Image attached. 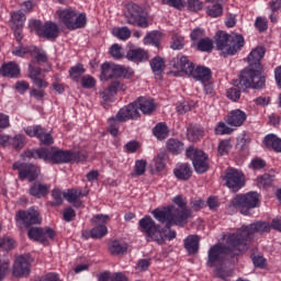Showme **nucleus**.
<instances>
[{
    "label": "nucleus",
    "mask_w": 281,
    "mask_h": 281,
    "mask_svg": "<svg viewBox=\"0 0 281 281\" xmlns=\"http://www.w3.org/2000/svg\"><path fill=\"white\" fill-rule=\"evenodd\" d=\"M232 150V144L229 140H222L217 147L218 155H227Z\"/></svg>",
    "instance_id": "55"
},
{
    "label": "nucleus",
    "mask_w": 281,
    "mask_h": 281,
    "mask_svg": "<svg viewBox=\"0 0 281 281\" xmlns=\"http://www.w3.org/2000/svg\"><path fill=\"white\" fill-rule=\"evenodd\" d=\"M144 45H155V47H159V32L154 31L147 33L144 37Z\"/></svg>",
    "instance_id": "41"
},
{
    "label": "nucleus",
    "mask_w": 281,
    "mask_h": 281,
    "mask_svg": "<svg viewBox=\"0 0 281 281\" xmlns=\"http://www.w3.org/2000/svg\"><path fill=\"white\" fill-rule=\"evenodd\" d=\"M157 139H166L168 137V126L166 123H158L153 131Z\"/></svg>",
    "instance_id": "39"
},
{
    "label": "nucleus",
    "mask_w": 281,
    "mask_h": 281,
    "mask_svg": "<svg viewBox=\"0 0 281 281\" xmlns=\"http://www.w3.org/2000/svg\"><path fill=\"white\" fill-rule=\"evenodd\" d=\"M214 133L215 135H232V133H234V128L227 126L225 122H218Z\"/></svg>",
    "instance_id": "44"
},
{
    "label": "nucleus",
    "mask_w": 281,
    "mask_h": 281,
    "mask_svg": "<svg viewBox=\"0 0 281 281\" xmlns=\"http://www.w3.org/2000/svg\"><path fill=\"white\" fill-rule=\"evenodd\" d=\"M32 262V257L30 255H21L15 259L13 266V276L15 278H23L30 276V263Z\"/></svg>",
    "instance_id": "18"
},
{
    "label": "nucleus",
    "mask_w": 281,
    "mask_h": 281,
    "mask_svg": "<svg viewBox=\"0 0 281 281\" xmlns=\"http://www.w3.org/2000/svg\"><path fill=\"white\" fill-rule=\"evenodd\" d=\"M175 177L181 181H188L192 177V168L188 164H180L173 170Z\"/></svg>",
    "instance_id": "30"
},
{
    "label": "nucleus",
    "mask_w": 281,
    "mask_h": 281,
    "mask_svg": "<svg viewBox=\"0 0 281 281\" xmlns=\"http://www.w3.org/2000/svg\"><path fill=\"white\" fill-rule=\"evenodd\" d=\"M42 128L43 127H41V125H34V126L25 127L24 131L26 135H29V137H38Z\"/></svg>",
    "instance_id": "61"
},
{
    "label": "nucleus",
    "mask_w": 281,
    "mask_h": 281,
    "mask_svg": "<svg viewBox=\"0 0 281 281\" xmlns=\"http://www.w3.org/2000/svg\"><path fill=\"white\" fill-rule=\"evenodd\" d=\"M150 67L155 76H161V74H164V69L166 68V60L157 56L150 60Z\"/></svg>",
    "instance_id": "35"
},
{
    "label": "nucleus",
    "mask_w": 281,
    "mask_h": 281,
    "mask_svg": "<svg viewBox=\"0 0 281 281\" xmlns=\"http://www.w3.org/2000/svg\"><path fill=\"white\" fill-rule=\"evenodd\" d=\"M85 71H86L85 66L82 64H77L76 66H72L70 68L69 75H70V78H72V80H79L80 76H82Z\"/></svg>",
    "instance_id": "45"
},
{
    "label": "nucleus",
    "mask_w": 281,
    "mask_h": 281,
    "mask_svg": "<svg viewBox=\"0 0 281 281\" xmlns=\"http://www.w3.org/2000/svg\"><path fill=\"white\" fill-rule=\"evenodd\" d=\"M31 55L37 63H47V53L36 46L31 47Z\"/></svg>",
    "instance_id": "40"
},
{
    "label": "nucleus",
    "mask_w": 281,
    "mask_h": 281,
    "mask_svg": "<svg viewBox=\"0 0 281 281\" xmlns=\"http://www.w3.org/2000/svg\"><path fill=\"white\" fill-rule=\"evenodd\" d=\"M109 221V215H94L91 220V222L95 225L90 231L91 238H104L105 234H109V229L106 228V225H104Z\"/></svg>",
    "instance_id": "17"
},
{
    "label": "nucleus",
    "mask_w": 281,
    "mask_h": 281,
    "mask_svg": "<svg viewBox=\"0 0 281 281\" xmlns=\"http://www.w3.org/2000/svg\"><path fill=\"white\" fill-rule=\"evenodd\" d=\"M54 236H56V233L49 227H31L27 231L30 240H35V243H41L42 245H46L48 238H54Z\"/></svg>",
    "instance_id": "16"
},
{
    "label": "nucleus",
    "mask_w": 281,
    "mask_h": 281,
    "mask_svg": "<svg viewBox=\"0 0 281 281\" xmlns=\"http://www.w3.org/2000/svg\"><path fill=\"white\" fill-rule=\"evenodd\" d=\"M0 74L4 78H19V75L21 74V68H19V65L14 61H10L8 64H3L0 68Z\"/></svg>",
    "instance_id": "24"
},
{
    "label": "nucleus",
    "mask_w": 281,
    "mask_h": 281,
    "mask_svg": "<svg viewBox=\"0 0 281 281\" xmlns=\"http://www.w3.org/2000/svg\"><path fill=\"white\" fill-rule=\"evenodd\" d=\"M263 144L266 148H271L274 153H281V138L274 134H268L265 136Z\"/></svg>",
    "instance_id": "32"
},
{
    "label": "nucleus",
    "mask_w": 281,
    "mask_h": 281,
    "mask_svg": "<svg viewBox=\"0 0 281 281\" xmlns=\"http://www.w3.org/2000/svg\"><path fill=\"white\" fill-rule=\"evenodd\" d=\"M271 224L268 222H256L237 229V232L233 234L237 236L239 243H244L243 249L244 251H247V243H249V238H251L254 234H266L267 232H271Z\"/></svg>",
    "instance_id": "9"
},
{
    "label": "nucleus",
    "mask_w": 281,
    "mask_h": 281,
    "mask_svg": "<svg viewBox=\"0 0 281 281\" xmlns=\"http://www.w3.org/2000/svg\"><path fill=\"white\" fill-rule=\"evenodd\" d=\"M29 25L32 32H35L40 38H47V41L58 38V24L54 22L43 24L41 20H33Z\"/></svg>",
    "instance_id": "11"
},
{
    "label": "nucleus",
    "mask_w": 281,
    "mask_h": 281,
    "mask_svg": "<svg viewBox=\"0 0 281 281\" xmlns=\"http://www.w3.org/2000/svg\"><path fill=\"white\" fill-rule=\"evenodd\" d=\"M0 249H3L4 251H10V249H14V239L10 237L1 238Z\"/></svg>",
    "instance_id": "51"
},
{
    "label": "nucleus",
    "mask_w": 281,
    "mask_h": 281,
    "mask_svg": "<svg viewBox=\"0 0 281 281\" xmlns=\"http://www.w3.org/2000/svg\"><path fill=\"white\" fill-rule=\"evenodd\" d=\"M186 155L189 159L192 160L195 172L199 175L207 172L210 166L207 165V156L205 153H203V150L189 147L186 151Z\"/></svg>",
    "instance_id": "12"
},
{
    "label": "nucleus",
    "mask_w": 281,
    "mask_h": 281,
    "mask_svg": "<svg viewBox=\"0 0 281 281\" xmlns=\"http://www.w3.org/2000/svg\"><path fill=\"white\" fill-rule=\"evenodd\" d=\"M188 10H190V12L203 10V2H201V0H188Z\"/></svg>",
    "instance_id": "54"
},
{
    "label": "nucleus",
    "mask_w": 281,
    "mask_h": 281,
    "mask_svg": "<svg viewBox=\"0 0 281 281\" xmlns=\"http://www.w3.org/2000/svg\"><path fill=\"white\" fill-rule=\"evenodd\" d=\"M259 201L260 194H258V192L256 191H250L247 194L233 198L231 201V207H235V210H240L241 214L247 215V210L258 207Z\"/></svg>",
    "instance_id": "10"
},
{
    "label": "nucleus",
    "mask_w": 281,
    "mask_h": 281,
    "mask_svg": "<svg viewBox=\"0 0 281 281\" xmlns=\"http://www.w3.org/2000/svg\"><path fill=\"white\" fill-rule=\"evenodd\" d=\"M196 47L199 52H211L212 49H214V42L205 37L199 41Z\"/></svg>",
    "instance_id": "42"
},
{
    "label": "nucleus",
    "mask_w": 281,
    "mask_h": 281,
    "mask_svg": "<svg viewBox=\"0 0 281 281\" xmlns=\"http://www.w3.org/2000/svg\"><path fill=\"white\" fill-rule=\"evenodd\" d=\"M23 159H43L46 164H69L72 159L85 161L87 156L81 153L75 155L58 149V147H42L37 149H29L22 154Z\"/></svg>",
    "instance_id": "2"
},
{
    "label": "nucleus",
    "mask_w": 281,
    "mask_h": 281,
    "mask_svg": "<svg viewBox=\"0 0 281 281\" xmlns=\"http://www.w3.org/2000/svg\"><path fill=\"white\" fill-rule=\"evenodd\" d=\"M162 5H169L170 8H175L176 10H183L186 8L184 0H161Z\"/></svg>",
    "instance_id": "46"
},
{
    "label": "nucleus",
    "mask_w": 281,
    "mask_h": 281,
    "mask_svg": "<svg viewBox=\"0 0 281 281\" xmlns=\"http://www.w3.org/2000/svg\"><path fill=\"white\" fill-rule=\"evenodd\" d=\"M126 58L132 63H145L148 60V53L142 48H133L126 53Z\"/></svg>",
    "instance_id": "28"
},
{
    "label": "nucleus",
    "mask_w": 281,
    "mask_h": 281,
    "mask_svg": "<svg viewBox=\"0 0 281 281\" xmlns=\"http://www.w3.org/2000/svg\"><path fill=\"white\" fill-rule=\"evenodd\" d=\"M134 170L135 172L132 173V177H142L146 172V160H136Z\"/></svg>",
    "instance_id": "49"
},
{
    "label": "nucleus",
    "mask_w": 281,
    "mask_h": 281,
    "mask_svg": "<svg viewBox=\"0 0 281 281\" xmlns=\"http://www.w3.org/2000/svg\"><path fill=\"white\" fill-rule=\"evenodd\" d=\"M199 236L198 235H189L184 239V248L187 249L190 256L199 252Z\"/></svg>",
    "instance_id": "33"
},
{
    "label": "nucleus",
    "mask_w": 281,
    "mask_h": 281,
    "mask_svg": "<svg viewBox=\"0 0 281 281\" xmlns=\"http://www.w3.org/2000/svg\"><path fill=\"white\" fill-rule=\"evenodd\" d=\"M81 86L83 89H93L95 87V79L89 75L81 78Z\"/></svg>",
    "instance_id": "53"
},
{
    "label": "nucleus",
    "mask_w": 281,
    "mask_h": 281,
    "mask_svg": "<svg viewBox=\"0 0 281 281\" xmlns=\"http://www.w3.org/2000/svg\"><path fill=\"white\" fill-rule=\"evenodd\" d=\"M176 109L180 115H183V113H188V111H191L192 106L190 105V102L182 101L177 104Z\"/></svg>",
    "instance_id": "60"
},
{
    "label": "nucleus",
    "mask_w": 281,
    "mask_h": 281,
    "mask_svg": "<svg viewBox=\"0 0 281 281\" xmlns=\"http://www.w3.org/2000/svg\"><path fill=\"white\" fill-rule=\"evenodd\" d=\"M266 166L267 161L262 158H254L249 164V168H251V170H262Z\"/></svg>",
    "instance_id": "52"
},
{
    "label": "nucleus",
    "mask_w": 281,
    "mask_h": 281,
    "mask_svg": "<svg viewBox=\"0 0 281 281\" xmlns=\"http://www.w3.org/2000/svg\"><path fill=\"white\" fill-rule=\"evenodd\" d=\"M138 225L140 232L146 234L148 243L151 241L157 245H166V238L167 240H175V238H177V232L169 228V232L166 233V228H161V226L155 223V220L149 215L139 220Z\"/></svg>",
    "instance_id": "5"
},
{
    "label": "nucleus",
    "mask_w": 281,
    "mask_h": 281,
    "mask_svg": "<svg viewBox=\"0 0 281 281\" xmlns=\"http://www.w3.org/2000/svg\"><path fill=\"white\" fill-rule=\"evenodd\" d=\"M246 120H247V113L237 109L229 112V114L227 115L226 122L229 126L238 127L241 124H245Z\"/></svg>",
    "instance_id": "22"
},
{
    "label": "nucleus",
    "mask_w": 281,
    "mask_h": 281,
    "mask_svg": "<svg viewBox=\"0 0 281 281\" xmlns=\"http://www.w3.org/2000/svg\"><path fill=\"white\" fill-rule=\"evenodd\" d=\"M52 196L55 201L54 205H63V199H65V193L59 189H55L52 192Z\"/></svg>",
    "instance_id": "59"
},
{
    "label": "nucleus",
    "mask_w": 281,
    "mask_h": 281,
    "mask_svg": "<svg viewBox=\"0 0 281 281\" xmlns=\"http://www.w3.org/2000/svg\"><path fill=\"white\" fill-rule=\"evenodd\" d=\"M183 143L177 138H169L167 140V150L172 155H181L183 153Z\"/></svg>",
    "instance_id": "34"
},
{
    "label": "nucleus",
    "mask_w": 281,
    "mask_h": 281,
    "mask_svg": "<svg viewBox=\"0 0 281 281\" xmlns=\"http://www.w3.org/2000/svg\"><path fill=\"white\" fill-rule=\"evenodd\" d=\"M41 67H34V61L29 65V78L33 81L36 78H41Z\"/></svg>",
    "instance_id": "50"
},
{
    "label": "nucleus",
    "mask_w": 281,
    "mask_h": 281,
    "mask_svg": "<svg viewBox=\"0 0 281 281\" xmlns=\"http://www.w3.org/2000/svg\"><path fill=\"white\" fill-rule=\"evenodd\" d=\"M247 58L249 66L241 71L239 79L233 82L234 87L241 91L246 89H265L266 79L260 71V60L265 58V47L257 46L249 53Z\"/></svg>",
    "instance_id": "1"
},
{
    "label": "nucleus",
    "mask_w": 281,
    "mask_h": 281,
    "mask_svg": "<svg viewBox=\"0 0 281 281\" xmlns=\"http://www.w3.org/2000/svg\"><path fill=\"white\" fill-rule=\"evenodd\" d=\"M216 48L221 52V56H234L245 47V37L240 34H227L226 32L218 31L215 35Z\"/></svg>",
    "instance_id": "6"
},
{
    "label": "nucleus",
    "mask_w": 281,
    "mask_h": 281,
    "mask_svg": "<svg viewBox=\"0 0 281 281\" xmlns=\"http://www.w3.org/2000/svg\"><path fill=\"white\" fill-rule=\"evenodd\" d=\"M110 54L113 58L120 60V58H122V46L119 44H113L110 48Z\"/></svg>",
    "instance_id": "62"
},
{
    "label": "nucleus",
    "mask_w": 281,
    "mask_h": 281,
    "mask_svg": "<svg viewBox=\"0 0 281 281\" xmlns=\"http://www.w3.org/2000/svg\"><path fill=\"white\" fill-rule=\"evenodd\" d=\"M209 16L216 19L223 14V7L221 4H214L212 8L207 10Z\"/></svg>",
    "instance_id": "58"
},
{
    "label": "nucleus",
    "mask_w": 281,
    "mask_h": 281,
    "mask_svg": "<svg viewBox=\"0 0 281 281\" xmlns=\"http://www.w3.org/2000/svg\"><path fill=\"white\" fill-rule=\"evenodd\" d=\"M37 139H40V142L45 146H49V144H54V137H52V134L45 133V130H43V127L40 131Z\"/></svg>",
    "instance_id": "48"
},
{
    "label": "nucleus",
    "mask_w": 281,
    "mask_h": 281,
    "mask_svg": "<svg viewBox=\"0 0 281 281\" xmlns=\"http://www.w3.org/2000/svg\"><path fill=\"white\" fill-rule=\"evenodd\" d=\"M12 146L15 148V150H21V148L25 146V137L21 134L15 135L13 137Z\"/></svg>",
    "instance_id": "56"
},
{
    "label": "nucleus",
    "mask_w": 281,
    "mask_h": 281,
    "mask_svg": "<svg viewBox=\"0 0 281 281\" xmlns=\"http://www.w3.org/2000/svg\"><path fill=\"white\" fill-rule=\"evenodd\" d=\"M47 192H49V184H43L41 182H35L29 189V194H31V196H35V199H42V196H46Z\"/></svg>",
    "instance_id": "31"
},
{
    "label": "nucleus",
    "mask_w": 281,
    "mask_h": 281,
    "mask_svg": "<svg viewBox=\"0 0 281 281\" xmlns=\"http://www.w3.org/2000/svg\"><path fill=\"white\" fill-rule=\"evenodd\" d=\"M87 196V193H82L80 189H68L66 193H64V198L68 203H74L75 207H80L82 202L78 199Z\"/></svg>",
    "instance_id": "26"
},
{
    "label": "nucleus",
    "mask_w": 281,
    "mask_h": 281,
    "mask_svg": "<svg viewBox=\"0 0 281 281\" xmlns=\"http://www.w3.org/2000/svg\"><path fill=\"white\" fill-rule=\"evenodd\" d=\"M112 34L116 38H120V41H128L131 38V29L127 26L114 27Z\"/></svg>",
    "instance_id": "37"
},
{
    "label": "nucleus",
    "mask_w": 281,
    "mask_h": 281,
    "mask_svg": "<svg viewBox=\"0 0 281 281\" xmlns=\"http://www.w3.org/2000/svg\"><path fill=\"white\" fill-rule=\"evenodd\" d=\"M245 244L238 240V236L234 233L228 234L225 240V245L218 243L209 249L207 252V266L209 267H216V265H223L226 256H240V254L245 252L243 249Z\"/></svg>",
    "instance_id": "3"
},
{
    "label": "nucleus",
    "mask_w": 281,
    "mask_h": 281,
    "mask_svg": "<svg viewBox=\"0 0 281 281\" xmlns=\"http://www.w3.org/2000/svg\"><path fill=\"white\" fill-rule=\"evenodd\" d=\"M191 76L199 82H210V79L212 78V70L205 66H199L193 70Z\"/></svg>",
    "instance_id": "27"
},
{
    "label": "nucleus",
    "mask_w": 281,
    "mask_h": 281,
    "mask_svg": "<svg viewBox=\"0 0 281 281\" xmlns=\"http://www.w3.org/2000/svg\"><path fill=\"white\" fill-rule=\"evenodd\" d=\"M14 89L15 91H18V93H20L21 95H23L26 91L30 90V83L27 81H18L14 85Z\"/></svg>",
    "instance_id": "57"
},
{
    "label": "nucleus",
    "mask_w": 281,
    "mask_h": 281,
    "mask_svg": "<svg viewBox=\"0 0 281 281\" xmlns=\"http://www.w3.org/2000/svg\"><path fill=\"white\" fill-rule=\"evenodd\" d=\"M215 276L216 278H220V280H224V281H228L227 278H232V269H227V268H216L215 269Z\"/></svg>",
    "instance_id": "47"
},
{
    "label": "nucleus",
    "mask_w": 281,
    "mask_h": 281,
    "mask_svg": "<svg viewBox=\"0 0 281 281\" xmlns=\"http://www.w3.org/2000/svg\"><path fill=\"white\" fill-rule=\"evenodd\" d=\"M227 98L229 100H233V102H237V100H240V90H238L237 88L228 89Z\"/></svg>",
    "instance_id": "63"
},
{
    "label": "nucleus",
    "mask_w": 281,
    "mask_h": 281,
    "mask_svg": "<svg viewBox=\"0 0 281 281\" xmlns=\"http://www.w3.org/2000/svg\"><path fill=\"white\" fill-rule=\"evenodd\" d=\"M120 65L113 63H104L101 65V80H112V78H120Z\"/></svg>",
    "instance_id": "21"
},
{
    "label": "nucleus",
    "mask_w": 281,
    "mask_h": 281,
    "mask_svg": "<svg viewBox=\"0 0 281 281\" xmlns=\"http://www.w3.org/2000/svg\"><path fill=\"white\" fill-rule=\"evenodd\" d=\"M142 114H139V106L137 102L134 101L124 108H122L115 116H112L109 120V131L113 137H117V133H120V123L128 122V120H139Z\"/></svg>",
    "instance_id": "7"
},
{
    "label": "nucleus",
    "mask_w": 281,
    "mask_h": 281,
    "mask_svg": "<svg viewBox=\"0 0 281 281\" xmlns=\"http://www.w3.org/2000/svg\"><path fill=\"white\" fill-rule=\"evenodd\" d=\"M125 19L130 25H137L138 27H148V19L142 15V8L138 4L131 3L127 5Z\"/></svg>",
    "instance_id": "14"
},
{
    "label": "nucleus",
    "mask_w": 281,
    "mask_h": 281,
    "mask_svg": "<svg viewBox=\"0 0 281 281\" xmlns=\"http://www.w3.org/2000/svg\"><path fill=\"white\" fill-rule=\"evenodd\" d=\"M25 14L21 11L11 12V27H23Z\"/></svg>",
    "instance_id": "36"
},
{
    "label": "nucleus",
    "mask_w": 281,
    "mask_h": 281,
    "mask_svg": "<svg viewBox=\"0 0 281 281\" xmlns=\"http://www.w3.org/2000/svg\"><path fill=\"white\" fill-rule=\"evenodd\" d=\"M13 170L19 171V179H21V181H25L26 179L30 183H32V181H36L38 179V175H41L38 166L29 162H14Z\"/></svg>",
    "instance_id": "13"
},
{
    "label": "nucleus",
    "mask_w": 281,
    "mask_h": 281,
    "mask_svg": "<svg viewBox=\"0 0 281 281\" xmlns=\"http://www.w3.org/2000/svg\"><path fill=\"white\" fill-rule=\"evenodd\" d=\"M201 137H203V131L201 127L193 126L188 130V139H190V142H199Z\"/></svg>",
    "instance_id": "43"
},
{
    "label": "nucleus",
    "mask_w": 281,
    "mask_h": 281,
    "mask_svg": "<svg viewBox=\"0 0 281 281\" xmlns=\"http://www.w3.org/2000/svg\"><path fill=\"white\" fill-rule=\"evenodd\" d=\"M138 110L142 111L144 115H150L157 105L155 104V100L146 97H139L137 100Z\"/></svg>",
    "instance_id": "23"
},
{
    "label": "nucleus",
    "mask_w": 281,
    "mask_h": 281,
    "mask_svg": "<svg viewBox=\"0 0 281 281\" xmlns=\"http://www.w3.org/2000/svg\"><path fill=\"white\" fill-rule=\"evenodd\" d=\"M257 186L258 188H271V186H273V176L269 175V173H265L260 177L257 178Z\"/></svg>",
    "instance_id": "38"
},
{
    "label": "nucleus",
    "mask_w": 281,
    "mask_h": 281,
    "mask_svg": "<svg viewBox=\"0 0 281 281\" xmlns=\"http://www.w3.org/2000/svg\"><path fill=\"white\" fill-rule=\"evenodd\" d=\"M153 215L158 223H166V229H170L172 225H179L180 227L188 225V220L192 218V211L190 209H177L171 205L162 210H154Z\"/></svg>",
    "instance_id": "4"
},
{
    "label": "nucleus",
    "mask_w": 281,
    "mask_h": 281,
    "mask_svg": "<svg viewBox=\"0 0 281 281\" xmlns=\"http://www.w3.org/2000/svg\"><path fill=\"white\" fill-rule=\"evenodd\" d=\"M16 223L24 225V227H31V225H41V215L38 211L29 209L27 211H20L15 215Z\"/></svg>",
    "instance_id": "15"
},
{
    "label": "nucleus",
    "mask_w": 281,
    "mask_h": 281,
    "mask_svg": "<svg viewBox=\"0 0 281 281\" xmlns=\"http://www.w3.org/2000/svg\"><path fill=\"white\" fill-rule=\"evenodd\" d=\"M170 66L180 74L192 76L194 74V64L187 56H178L170 61Z\"/></svg>",
    "instance_id": "20"
},
{
    "label": "nucleus",
    "mask_w": 281,
    "mask_h": 281,
    "mask_svg": "<svg viewBox=\"0 0 281 281\" xmlns=\"http://www.w3.org/2000/svg\"><path fill=\"white\" fill-rule=\"evenodd\" d=\"M109 251L112 256H122L128 251V245L122 239H113L109 244Z\"/></svg>",
    "instance_id": "25"
},
{
    "label": "nucleus",
    "mask_w": 281,
    "mask_h": 281,
    "mask_svg": "<svg viewBox=\"0 0 281 281\" xmlns=\"http://www.w3.org/2000/svg\"><path fill=\"white\" fill-rule=\"evenodd\" d=\"M224 179L226 181L227 188L233 190V192H238V190L243 188V173L237 169H227Z\"/></svg>",
    "instance_id": "19"
},
{
    "label": "nucleus",
    "mask_w": 281,
    "mask_h": 281,
    "mask_svg": "<svg viewBox=\"0 0 281 281\" xmlns=\"http://www.w3.org/2000/svg\"><path fill=\"white\" fill-rule=\"evenodd\" d=\"M35 281H61V280L57 273L49 272V273L36 279Z\"/></svg>",
    "instance_id": "64"
},
{
    "label": "nucleus",
    "mask_w": 281,
    "mask_h": 281,
    "mask_svg": "<svg viewBox=\"0 0 281 281\" xmlns=\"http://www.w3.org/2000/svg\"><path fill=\"white\" fill-rule=\"evenodd\" d=\"M120 89V81H113L108 88L100 91V95L103 102H111L117 94Z\"/></svg>",
    "instance_id": "29"
},
{
    "label": "nucleus",
    "mask_w": 281,
    "mask_h": 281,
    "mask_svg": "<svg viewBox=\"0 0 281 281\" xmlns=\"http://www.w3.org/2000/svg\"><path fill=\"white\" fill-rule=\"evenodd\" d=\"M57 16L68 30H82L87 25V14L78 13L71 8L59 9Z\"/></svg>",
    "instance_id": "8"
}]
</instances>
